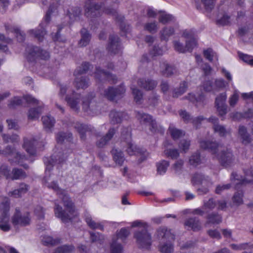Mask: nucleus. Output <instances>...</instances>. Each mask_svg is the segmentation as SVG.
Wrapping results in <instances>:
<instances>
[{"label": "nucleus", "mask_w": 253, "mask_h": 253, "mask_svg": "<svg viewBox=\"0 0 253 253\" xmlns=\"http://www.w3.org/2000/svg\"><path fill=\"white\" fill-rule=\"evenodd\" d=\"M200 158L198 153H196L195 154L193 155L189 159V163L190 165L194 166H197L200 163Z\"/></svg>", "instance_id": "obj_53"}, {"label": "nucleus", "mask_w": 253, "mask_h": 253, "mask_svg": "<svg viewBox=\"0 0 253 253\" xmlns=\"http://www.w3.org/2000/svg\"><path fill=\"white\" fill-rule=\"evenodd\" d=\"M111 139V132L110 130L105 136L101 137L97 142V145L99 147H102L105 146Z\"/></svg>", "instance_id": "obj_36"}, {"label": "nucleus", "mask_w": 253, "mask_h": 253, "mask_svg": "<svg viewBox=\"0 0 253 253\" xmlns=\"http://www.w3.org/2000/svg\"><path fill=\"white\" fill-rule=\"evenodd\" d=\"M226 98L227 95L224 92L219 94L215 99V104L216 109L221 116L224 115L227 112V107L225 105Z\"/></svg>", "instance_id": "obj_13"}, {"label": "nucleus", "mask_w": 253, "mask_h": 253, "mask_svg": "<svg viewBox=\"0 0 253 253\" xmlns=\"http://www.w3.org/2000/svg\"><path fill=\"white\" fill-rule=\"evenodd\" d=\"M239 133L243 139L244 143H247L250 142L249 136L247 133L246 128L244 126H240L239 129Z\"/></svg>", "instance_id": "obj_37"}, {"label": "nucleus", "mask_w": 253, "mask_h": 253, "mask_svg": "<svg viewBox=\"0 0 253 253\" xmlns=\"http://www.w3.org/2000/svg\"><path fill=\"white\" fill-rule=\"evenodd\" d=\"M25 54L27 59L31 62L37 59L47 60L49 58V54L47 51L32 45L26 48Z\"/></svg>", "instance_id": "obj_6"}, {"label": "nucleus", "mask_w": 253, "mask_h": 253, "mask_svg": "<svg viewBox=\"0 0 253 253\" xmlns=\"http://www.w3.org/2000/svg\"><path fill=\"white\" fill-rule=\"evenodd\" d=\"M37 145V140L34 138H25L23 148L30 156H34L36 154V145Z\"/></svg>", "instance_id": "obj_15"}, {"label": "nucleus", "mask_w": 253, "mask_h": 253, "mask_svg": "<svg viewBox=\"0 0 253 253\" xmlns=\"http://www.w3.org/2000/svg\"><path fill=\"white\" fill-rule=\"evenodd\" d=\"M115 151V152L114 150H112V154L113 153L114 155L113 160L116 164L121 165L124 162L125 158H123L121 152H117L116 150Z\"/></svg>", "instance_id": "obj_34"}, {"label": "nucleus", "mask_w": 253, "mask_h": 253, "mask_svg": "<svg viewBox=\"0 0 253 253\" xmlns=\"http://www.w3.org/2000/svg\"><path fill=\"white\" fill-rule=\"evenodd\" d=\"M42 122L44 129L47 132H51L55 123L54 119L50 115H46L42 117Z\"/></svg>", "instance_id": "obj_18"}, {"label": "nucleus", "mask_w": 253, "mask_h": 253, "mask_svg": "<svg viewBox=\"0 0 253 253\" xmlns=\"http://www.w3.org/2000/svg\"><path fill=\"white\" fill-rule=\"evenodd\" d=\"M66 158L67 156L66 155L64 156V152H59L58 153L55 152L50 158H44L43 160L45 165L43 182L46 186L55 191L59 198L62 200L66 211L62 209L58 202L56 201L55 202L54 211L55 216L61 219L64 222L72 219L74 216H77V212L75 211L74 204L69 197L67 192L60 189L53 180L54 174H51V169L54 164H61Z\"/></svg>", "instance_id": "obj_1"}, {"label": "nucleus", "mask_w": 253, "mask_h": 253, "mask_svg": "<svg viewBox=\"0 0 253 253\" xmlns=\"http://www.w3.org/2000/svg\"><path fill=\"white\" fill-rule=\"evenodd\" d=\"M131 227H141L143 228L142 232L135 233V238L140 248H148L151 244V238L150 234L146 230L147 224L145 223L136 220L132 222Z\"/></svg>", "instance_id": "obj_3"}, {"label": "nucleus", "mask_w": 253, "mask_h": 253, "mask_svg": "<svg viewBox=\"0 0 253 253\" xmlns=\"http://www.w3.org/2000/svg\"><path fill=\"white\" fill-rule=\"evenodd\" d=\"M71 89L66 85H61L60 89V95H63L65 93H67V96L66 97V100L68 104L73 110L77 111H78L80 108V95L78 94H74L73 92V97H69V94L71 91Z\"/></svg>", "instance_id": "obj_7"}, {"label": "nucleus", "mask_w": 253, "mask_h": 253, "mask_svg": "<svg viewBox=\"0 0 253 253\" xmlns=\"http://www.w3.org/2000/svg\"><path fill=\"white\" fill-rule=\"evenodd\" d=\"M75 128L77 129L78 131L81 135V138L82 139L84 138V134L87 130V127L86 126L82 124H77L75 126Z\"/></svg>", "instance_id": "obj_44"}, {"label": "nucleus", "mask_w": 253, "mask_h": 253, "mask_svg": "<svg viewBox=\"0 0 253 253\" xmlns=\"http://www.w3.org/2000/svg\"><path fill=\"white\" fill-rule=\"evenodd\" d=\"M162 66V68H165V70H163L164 74L169 76L173 73L174 69L172 66H169L166 63H163Z\"/></svg>", "instance_id": "obj_60"}, {"label": "nucleus", "mask_w": 253, "mask_h": 253, "mask_svg": "<svg viewBox=\"0 0 253 253\" xmlns=\"http://www.w3.org/2000/svg\"><path fill=\"white\" fill-rule=\"evenodd\" d=\"M3 139L6 142H15L18 140V136L16 134H13L11 136L4 134L2 136Z\"/></svg>", "instance_id": "obj_59"}, {"label": "nucleus", "mask_w": 253, "mask_h": 253, "mask_svg": "<svg viewBox=\"0 0 253 253\" xmlns=\"http://www.w3.org/2000/svg\"><path fill=\"white\" fill-rule=\"evenodd\" d=\"M185 225L188 226L194 231L198 230L201 228V225L199 221L195 219L190 218L187 220Z\"/></svg>", "instance_id": "obj_31"}, {"label": "nucleus", "mask_w": 253, "mask_h": 253, "mask_svg": "<svg viewBox=\"0 0 253 253\" xmlns=\"http://www.w3.org/2000/svg\"><path fill=\"white\" fill-rule=\"evenodd\" d=\"M126 151L130 155L140 156L141 161L144 160L148 156V153L145 149L138 148L136 145L131 142L128 143Z\"/></svg>", "instance_id": "obj_14"}, {"label": "nucleus", "mask_w": 253, "mask_h": 253, "mask_svg": "<svg viewBox=\"0 0 253 253\" xmlns=\"http://www.w3.org/2000/svg\"><path fill=\"white\" fill-rule=\"evenodd\" d=\"M89 68V64L88 63H84L82 65V69H77L74 73L75 80L74 84L76 87L78 88L84 89L87 87L88 82L84 78L82 75L85 73Z\"/></svg>", "instance_id": "obj_9"}, {"label": "nucleus", "mask_w": 253, "mask_h": 253, "mask_svg": "<svg viewBox=\"0 0 253 253\" xmlns=\"http://www.w3.org/2000/svg\"><path fill=\"white\" fill-rule=\"evenodd\" d=\"M158 16L159 21L163 24H167L174 20V17L166 11H160Z\"/></svg>", "instance_id": "obj_20"}, {"label": "nucleus", "mask_w": 253, "mask_h": 253, "mask_svg": "<svg viewBox=\"0 0 253 253\" xmlns=\"http://www.w3.org/2000/svg\"><path fill=\"white\" fill-rule=\"evenodd\" d=\"M189 146L190 142L186 140H181L179 145L180 149L184 152H186V151L189 149Z\"/></svg>", "instance_id": "obj_61"}, {"label": "nucleus", "mask_w": 253, "mask_h": 253, "mask_svg": "<svg viewBox=\"0 0 253 253\" xmlns=\"http://www.w3.org/2000/svg\"><path fill=\"white\" fill-rule=\"evenodd\" d=\"M203 53L204 57L211 62L218 60L216 53L211 48H209L204 50Z\"/></svg>", "instance_id": "obj_26"}, {"label": "nucleus", "mask_w": 253, "mask_h": 253, "mask_svg": "<svg viewBox=\"0 0 253 253\" xmlns=\"http://www.w3.org/2000/svg\"><path fill=\"white\" fill-rule=\"evenodd\" d=\"M113 115V118L112 117V124L116 123H120L125 116V114L123 112H112V116Z\"/></svg>", "instance_id": "obj_33"}, {"label": "nucleus", "mask_w": 253, "mask_h": 253, "mask_svg": "<svg viewBox=\"0 0 253 253\" xmlns=\"http://www.w3.org/2000/svg\"><path fill=\"white\" fill-rule=\"evenodd\" d=\"M169 166V162L162 160L157 164V172L161 175H163L166 173L168 167Z\"/></svg>", "instance_id": "obj_25"}, {"label": "nucleus", "mask_w": 253, "mask_h": 253, "mask_svg": "<svg viewBox=\"0 0 253 253\" xmlns=\"http://www.w3.org/2000/svg\"><path fill=\"white\" fill-rule=\"evenodd\" d=\"M136 117L140 123L149 126L152 131L155 132L156 131V123L152 119L151 116L143 113L137 112Z\"/></svg>", "instance_id": "obj_12"}, {"label": "nucleus", "mask_w": 253, "mask_h": 253, "mask_svg": "<svg viewBox=\"0 0 253 253\" xmlns=\"http://www.w3.org/2000/svg\"><path fill=\"white\" fill-rule=\"evenodd\" d=\"M21 103L22 100L20 97H14L10 100V103L8 104V106L9 108H14L16 106L21 105Z\"/></svg>", "instance_id": "obj_55"}, {"label": "nucleus", "mask_w": 253, "mask_h": 253, "mask_svg": "<svg viewBox=\"0 0 253 253\" xmlns=\"http://www.w3.org/2000/svg\"><path fill=\"white\" fill-rule=\"evenodd\" d=\"M125 92V88L123 85H121L118 88H112V101L115 100L116 97L121 98Z\"/></svg>", "instance_id": "obj_28"}, {"label": "nucleus", "mask_w": 253, "mask_h": 253, "mask_svg": "<svg viewBox=\"0 0 253 253\" xmlns=\"http://www.w3.org/2000/svg\"><path fill=\"white\" fill-rule=\"evenodd\" d=\"M10 201L6 197L2 198L0 201V229L4 231H9L11 228V224L15 229L25 227L30 224L31 217L28 212L22 213L18 208L9 218Z\"/></svg>", "instance_id": "obj_2"}, {"label": "nucleus", "mask_w": 253, "mask_h": 253, "mask_svg": "<svg viewBox=\"0 0 253 253\" xmlns=\"http://www.w3.org/2000/svg\"><path fill=\"white\" fill-rule=\"evenodd\" d=\"M123 248L121 244L115 243L112 244V253H122Z\"/></svg>", "instance_id": "obj_64"}, {"label": "nucleus", "mask_w": 253, "mask_h": 253, "mask_svg": "<svg viewBox=\"0 0 253 253\" xmlns=\"http://www.w3.org/2000/svg\"><path fill=\"white\" fill-rule=\"evenodd\" d=\"M201 147L204 149H209L213 153H215V149L218 148V146L215 142H210L206 141H202L200 142Z\"/></svg>", "instance_id": "obj_30"}, {"label": "nucleus", "mask_w": 253, "mask_h": 253, "mask_svg": "<svg viewBox=\"0 0 253 253\" xmlns=\"http://www.w3.org/2000/svg\"><path fill=\"white\" fill-rule=\"evenodd\" d=\"M112 54L114 52L115 54L120 52L121 49V46L120 42L117 40L116 42L112 40Z\"/></svg>", "instance_id": "obj_56"}, {"label": "nucleus", "mask_w": 253, "mask_h": 253, "mask_svg": "<svg viewBox=\"0 0 253 253\" xmlns=\"http://www.w3.org/2000/svg\"><path fill=\"white\" fill-rule=\"evenodd\" d=\"M174 33V30L171 28H165L161 32V37L163 40H167Z\"/></svg>", "instance_id": "obj_42"}, {"label": "nucleus", "mask_w": 253, "mask_h": 253, "mask_svg": "<svg viewBox=\"0 0 253 253\" xmlns=\"http://www.w3.org/2000/svg\"><path fill=\"white\" fill-rule=\"evenodd\" d=\"M165 154L172 159H175L179 156V153L176 149H169L165 151Z\"/></svg>", "instance_id": "obj_57"}, {"label": "nucleus", "mask_w": 253, "mask_h": 253, "mask_svg": "<svg viewBox=\"0 0 253 253\" xmlns=\"http://www.w3.org/2000/svg\"><path fill=\"white\" fill-rule=\"evenodd\" d=\"M158 236L162 238L163 241L164 242L165 240H169V242L173 241L174 240V236L172 235L169 231L167 230L165 228H163L162 229L159 230L158 231Z\"/></svg>", "instance_id": "obj_24"}, {"label": "nucleus", "mask_w": 253, "mask_h": 253, "mask_svg": "<svg viewBox=\"0 0 253 253\" xmlns=\"http://www.w3.org/2000/svg\"><path fill=\"white\" fill-rule=\"evenodd\" d=\"M81 35L82 38L79 42V45L80 46H85L88 44L90 41V35L85 29L82 30Z\"/></svg>", "instance_id": "obj_21"}, {"label": "nucleus", "mask_w": 253, "mask_h": 253, "mask_svg": "<svg viewBox=\"0 0 253 253\" xmlns=\"http://www.w3.org/2000/svg\"><path fill=\"white\" fill-rule=\"evenodd\" d=\"M144 28L151 33H155L157 31L158 27L157 23L154 22L146 23L144 26Z\"/></svg>", "instance_id": "obj_46"}, {"label": "nucleus", "mask_w": 253, "mask_h": 253, "mask_svg": "<svg viewBox=\"0 0 253 253\" xmlns=\"http://www.w3.org/2000/svg\"><path fill=\"white\" fill-rule=\"evenodd\" d=\"M209 120L214 125V131L216 133H218L219 135L224 136L227 133L226 130L223 126L216 125V123L217 121V119L216 118L211 117L209 119Z\"/></svg>", "instance_id": "obj_23"}, {"label": "nucleus", "mask_w": 253, "mask_h": 253, "mask_svg": "<svg viewBox=\"0 0 253 253\" xmlns=\"http://www.w3.org/2000/svg\"><path fill=\"white\" fill-rule=\"evenodd\" d=\"M71 137L72 134L70 133L59 132L56 134V139L58 143H62L65 140L70 141Z\"/></svg>", "instance_id": "obj_32"}, {"label": "nucleus", "mask_w": 253, "mask_h": 253, "mask_svg": "<svg viewBox=\"0 0 253 253\" xmlns=\"http://www.w3.org/2000/svg\"><path fill=\"white\" fill-rule=\"evenodd\" d=\"M242 197L243 194L242 193H236L233 198V201L234 203H235L237 205H239L243 203Z\"/></svg>", "instance_id": "obj_63"}, {"label": "nucleus", "mask_w": 253, "mask_h": 253, "mask_svg": "<svg viewBox=\"0 0 253 253\" xmlns=\"http://www.w3.org/2000/svg\"><path fill=\"white\" fill-rule=\"evenodd\" d=\"M169 130L171 136L174 139H176L184 135L183 131L175 128L172 126H170Z\"/></svg>", "instance_id": "obj_39"}, {"label": "nucleus", "mask_w": 253, "mask_h": 253, "mask_svg": "<svg viewBox=\"0 0 253 253\" xmlns=\"http://www.w3.org/2000/svg\"><path fill=\"white\" fill-rule=\"evenodd\" d=\"M34 213L39 219H42L44 217V211L41 206H37L35 209Z\"/></svg>", "instance_id": "obj_62"}, {"label": "nucleus", "mask_w": 253, "mask_h": 253, "mask_svg": "<svg viewBox=\"0 0 253 253\" xmlns=\"http://www.w3.org/2000/svg\"><path fill=\"white\" fill-rule=\"evenodd\" d=\"M160 11L155 9L152 7H148L147 10V15L148 17L151 18H155L159 16Z\"/></svg>", "instance_id": "obj_58"}, {"label": "nucleus", "mask_w": 253, "mask_h": 253, "mask_svg": "<svg viewBox=\"0 0 253 253\" xmlns=\"http://www.w3.org/2000/svg\"><path fill=\"white\" fill-rule=\"evenodd\" d=\"M139 84L147 90L153 89L157 85V83L154 81L149 80H140L138 82Z\"/></svg>", "instance_id": "obj_27"}, {"label": "nucleus", "mask_w": 253, "mask_h": 253, "mask_svg": "<svg viewBox=\"0 0 253 253\" xmlns=\"http://www.w3.org/2000/svg\"><path fill=\"white\" fill-rule=\"evenodd\" d=\"M95 77L99 79L100 78L106 79L109 77V74L100 68H97L95 73Z\"/></svg>", "instance_id": "obj_50"}, {"label": "nucleus", "mask_w": 253, "mask_h": 253, "mask_svg": "<svg viewBox=\"0 0 253 253\" xmlns=\"http://www.w3.org/2000/svg\"><path fill=\"white\" fill-rule=\"evenodd\" d=\"M96 0H87L85 4V14L87 17L96 16L101 12L110 14L111 10L105 5H96Z\"/></svg>", "instance_id": "obj_5"}, {"label": "nucleus", "mask_w": 253, "mask_h": 253, "mask_svg": "<svg viewBox=\"0 0 253 253\" xmlns=\"http://www.w3.org/2000/svg\"><path fill=\"white\" fill-rule=\"evenodd\" d=\"M213 84L215 91L224 88L225 86V82L223 79H218L215 81L214 83Z\"/></svg>", "instance_id": "obj_54"}, {"label": "nucleus", "mask_w": 253, "mask_h": 253, "mask_svg": "<svg viewBox=\"0 0 253 253\" xmlns=\"http://www.w3.org/2000/svg\"><path fill=\"white\" fill-rule=\"evenodd\" d=\"M52 5L50 4L49 9L48 11L46 12V15L45 16L44 21L42 22L39 26L40 28H41V29H43L44 27H45L46 24L49 21L50 15L52 12Z\"/></svg>", "instance_id": "obj_49"}, {"label": "nucleus", "mask_w": 253, "mask_h": 253, "mask_svg": "<svg viewBox=\"0 0 253 253\" xmlns=\"http://www.w3.org/2000/svg\"><path fill=\"white\" fill-rule=\"evenodd\" d=\"M42 242L45 245H53L59 242V241L53 239L52 238L49 236H46L42 237Z\"/></svg>", "instance_id": "obj_45"}, {"label": "nucleus", "mask_w": 253, "mask_h": 253, "mask_svg": "<svg viewBox=\"0 0 253 253\" xmlns=\"http://www.w3.org/2000/svg\"><path fill=\"white\" fill-rule=\"evenodd\" d=\"M160 250L162 253H171L173 252V248L170 243H166L160 246Z\"/></svg>", "instance_id": "obj_38"}, {"label": "nucleus", "mask_w": 253, "mask_h": 253, "mask_svg": "<svg viewBox=\"0 0 253 253\" xmlns=\"http://www.w3.org/2000/svg\"><path fill=\"white\" fill-rule=\"evenodd\" d=\"M1 175L12 179H22L26 176V173L21 169H14L11 173L10 169L6 165H2L0 168V176Z\"/></svg>", "instance_id": "obj_10"}, {"label": "nucleus", "mask_w": 253, "mask_h": 253, "mask_svg": "<svg viewBox=\"0 0 253 253\" xmlns=\"http://www.w3.org/2000/svg\"><path fill=\"white\" fill-rule=\"evenodd\" d=\"M85 220L90 228L94 229H100L102 230L103 229V225L98 222H95L93 220L89 214H87L85 216Z\"/></svg>", "instance_id": "obj_22"}, {"label": "nucleus", "mask_w": 253, "mask_h": 253, "mask_svg": "<svg viewBox=\"0 0 253 253\" xmlns=\"http://www.w3.org/2000/svg\"><path fill=\"white\" fill-rule=\"evenodd\" d=\"M188 99L194 103H196L198 104L203 103L205 100V97L203 95H198V97L195 96V94L190 93L188 95Z\"/></svg>", "instance_id": "obj_35"}, {"label": "nucleus", "mask_w": 253, "mask_h": 253, "mask_svg": "<svg viewBox=\"0 0 253 253\" xmlns=\"http://www.w3.org/2000/svg\"><path fill=\"white\" fill-rule=\"evenodd\" d=\"M5 28L8 33L10 32L13 33L19 42H22L24 40V35L21 33L19 29L17 28L12 27L8 24L5 25Z\"/></svg>", "instance_id": "obj_19"}, {"label": "nucleus", "mask_w": 253, "mask_h": 253, "mask_svg": "<svg viewBox=\"0 0 253 253\" xmlns=\"http://www.w3.org/2000/svg\"><path fill=\"white\" fill-rule=\"evenodd\" d=\"M132 94L134 96V99L136 103L141 104V100L142 99V94L140 90L136 89L135 87H131Z\"/></svg>", "instance_id": "obj_41"}, {"label": "nucleus", "mask_w": 253, "mask_h": 253, "mask_svg": "<svg viewBox=\"0 0 253 253\" xmlns=\"http://www.w3.org/2000/svg\"><path fill=\"white\" fill-rule=\"evenodd\" d=\"M183 36L187 39L186 46H184L178 41H175L173 42L174 49L180 52L191 51L197 45V42L194 35L191 31H185L183 33Z\"/></svg>", "instance_id": "obj_4"}, {"label": "nucleus", "mask_w": 253, "mask_h": 253, "mask_svg": "<svg viewBox=\"0 0 253 253\" xmlns=\"http://www.w3.org/2000/svg\"><path fill=\"white\" fill-rule=\"evenodd\" d=\"M229 17L227 15H219L216 20V22L220 25H226L229 23Z\"/></svg>", "instance_id": "obj_43"}, {"label": "nucleus", "mask_w": 253, "mask_h": 253, "mask_svg": "<svg viewBox=\"0 0 253 253\" xmlns=\"http://www.w3.org/2000/svg\"><path fill=\"white\" fill-rule=\"evenodd\" d=\"M73 247L64 245L59 247L54 253H68L73 250Z\"/></svg>", "instance_id": "obj_48"}, {"label": "nucleus", "mask_w": 253, "mask_h": 253, "mask_svg": "<svg viewBox=\"0 0 253 253\" xmlns=\"http://www.w3.org/2000/svg\"><path fill=\"white\" fill-rule=\"evenodd\" d=\"M72 12L69 11L68 15L70 19H75L81 13V10L79 7H76L71 9Z\"/></svg>", "instance_id": "obj_51"}, {"label": "nucleus", "mask_w": 253, "mask_h": 253, "mask_svg": "<svg viewBox=\"0 0 253 253\" xmlns=\"http://www.w3.org/2000/svg\"><path fill=\"white\" fill-rule=\"evenodd\" d=\"M29 33L33 35L34 37L36 38L40 41H42L43 38L44 36L45 35L46 32L44 30H42L40 31V30H38V31H34V30H31L29 31Z\"/></svg>", "instance_id": "obj_40"}, {"label": "nucleus", "mask_w": 253, "mask_h": 253, "mask_svg": "<svg viewBox=\"0 0 253 253\" xmlns=\"http://www.w3.org/2000/svg\"><path fill=\"white\" fill-rule=\"evenodd\" d=\"M42 112V108L39 107L37 108H31L29 110L28 117L29 120H36L39 118Z\"/></svg>", "instance_id": "obj_29"}, {"label": "nucleus", "mask_w": 253, "mask_h": 253, "mask_svg": "<svg viewBox=\"0 0 253 253\" xmlns=\"http://www.w3.org/2000/svg\"><path fill=\"white\" fill-rule=\"evenodd\" d=\"M202 87L205 91H213L214 92V88L212 83L210 81H206L203 83Z\"/></svg>", "instance_id": "obj_52"}, {"label": "nucleus", "mask_w": 253, "mask_h": 253, "mask_svg": "<svg viewBox=\"0 0 253 253\" xmlns=\"http://www.w3.org/2000/svg\"><path fill=\"white\" fill-rule=\"evenodd\" d=\"M0 154L3 155H8L9 156V160L12 164H18L27 168V165L23 164V162L28 160L27 157L24 155H22L19 152L16 150L7 148L5 151H1Z\"/></svg>", "instance_id": "obj_8"}, {"label": "nucleus", "mask_w": 253, "mask_h": 253, "mask_svg": "<svg viewBox=\"0 0 253 253\" xmlns=\"http://www.w3.org/2000/svg\"><path fill=\"white\" fill-rule=\"evenodd\" d=\"M97 107L96 102L92 100H84L83 102V109L89 115L96 114L98 110Z\"/></svg>", "instance_id": "obj_16"}, {"label": "nucleus", "mask_w": 253, "mask_h": 253, "mask_svg": "<svg viewBox=\"0 0 253 253\" xmlns=\"http://www.w3.org/2000/svg\"><path fill=\"white\" fill-rule=\"evenodd\" d=\"M191 181L194 185H201L206 188L210 187L212 184L211 179L201 173H195L192 177Z\"/></svg>", "instance_id": "obj_11"}, {"label": "nucleus", "mask_w": 253, "mask_h": 253, "mask_svg": "<svg viewBox=\"0 0 253 253\" xmlns=\"http://www.w3.org/2000/svg\"><path fill=\"white\" fill-rule=\"evenodd\" d=\"M218 159L221 165L225 167L230 166L233 162V155L228 150L222 152L219 156Z\"/></svg>", "instance_id": "obj_17"}, {"label": "nucleus", "mask_w": 253, "mask_h": 253, "mask_svg": "<svg viewBox=\"0 0 253 253\" xmlns=\"http://www.w3.org/2000/svg\"><path fill=\"white\" fill-rule=\"evenodd\" d=\"M239 97V92L238 90H234L233 94L229 98V104L230 106H234L238 102Z\"/></svg>", "instance_id": "obj_47"}]
</instances>
